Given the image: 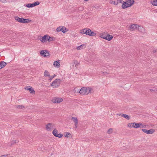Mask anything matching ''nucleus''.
Returning <instances> with one entry per match:
<instances>
[{
  "label": "nucleus",
  "mask_w": 157,
  "mask_h": 157,
  "mask_svg": "<svg viewBox=\"0 0 157 157\" xmlns=\"http://www.w3.org/2000/svg\"><path fill=\"white\" fill-rule=\"evenodd\" d=\"M94 92L93 89L90 87H84L79 91V93L81 94L87 95L89 93L91 94Z\"/></svg>",
  "instance_id": "1"
},
{
  "label": "nucleus",
  "mask_w": 157,
  "mask_h": 157,
  "mask_svg": "<svg viewBox=\"0 0 157 157\" xmlns=\"http://www.w3.org/2000/svg\"><path fill=\"white\" fill-rule=\"evenodd\" d=\"M60 80L56 79L51 84V86L54 88L58 87L60 84Z\"/></svg>",
  "instance_id": "2"
},
{
  "label": "nucleus",
  "mask_w": 157,
  "mask_h": 157,
  "mask_svg": "<svg viewBox=\"0 0 157 157\" xmlns=\"http://www.w3.org/2000/svg\"><path fill=\"white\" fill-rule=\"evenodd\" d=\"M55 127V125L53 123H48L46 124L45 128L48 131H51Z\"/></svg>",
  "instance_id": "3"
},
{
  "label": "nucleus",
  "mask_w": 157,
  "mask_h": 157,
  "mask_svg": "<svg viewBox=\"0 0 157 157\" xmlns=\"http://www.w3.org/2000/svg\"><path fill=\"white\" fill-rule=\"evenodd\" d=\"M51 101L54 103H59L63 101V99L61 98L54 97L52 99Z\"/></svg>",
  "instance_id": "4"
},
{
  "label": "nucleus",
  "mask_w": 157,
  "mask_h": 157,
  "mask_svg": "<svg viewBox=\"0 0 157 157\" xmlns=\"http://www.w3.org/2000/svg\"><path fill=\"white\" fill-rule=\"evenodd\" d=\"M40 2L38 1H36L33 3H29L26 5V6L28 8L33 7L39 5Z\"/></svg>",
  "instance_id": "5"
},
{
  "label": "nucleus",
  "mask_w": 157,
  "mask_h": 157,
  "mask_svg": "<svg viewBox=\"0 0 157 157\" xmlns=\"http://www.w3.org/2000/svg\"><path fill=\"white\" fill-rule=\"evenodd\" d=\"M48 36L44 35L43 36H41L39 39L42 43L46 42L48 41Z\"/></svg>",
  "instance_id": "6"
},
{
  "label": "nucleus",
  "mask_w": 157,
  "mask_h": 157,
  "mask_svg": "<svg viewBox=\"0 0 157 157\" xmlns=\"http://www.w3.org/2000/svg\"><path fill=\"white\" fill-rule=\"evenodd\" d=\"M41 55L44 57H47L49 56V54L46 50H42L40 52Z\"/></svg>",
  "instance_id": "7"
},
{
  "label": "nucleus",
  "mask_w": 157,
  "mask_h": 157,
  "mask_svg": "<svg viewBox=\"0 0 157 157\" xmlns=\"http://www.w3.org/2000/svg\"><path fill=\"white\" fill-rule=\"evenodd\" d=\"M139 27V25L137 24H133L131 25L129 27V29L131 31H133L137 29Z\"/></svg>",
  "instance_id": "8"
},
{
  "label": "nucleus",
  "mask_w": 157,
  "mask_h": 157,
  "mask_svg": "<svg viewBox=\"0 0 157 157\" xmlns=\"http://www.w3.org/2000/svg\"><path fill=\"white\" fill-rule=\"evenodd\" d=\"M123 1L121 0H117L116 1H110L109 3L111 4H113L114 5H117L118 3H122Z\"/></svg>",
  "instance_id": "9"
},
{
  "label": "nucleus",
  "mask_w": 157,
  "mask_h": 157,
  "mask_svg": "<svg viewBox=\"0 0 157 157\" xmlns=\"http://www.w3.org/2000/svg\"><path fill=\"white\" fill-rule=\"evenodd\" d=\"M87 35L90 36H95L96 35V33H95L93 32L90 29H88Z\"/></svg>",
  "instance_id": "10"
},
{
  "label": "nucleus",
  "mask_w": 157,
  "mask_h": 157,
  "mask_svg": "<svg viewBox=\"0 0 157 157\" xmlns=\"http://www.w3.org/2000/svg\"><path fill=\"white\" fill-rule=\"evenodd\" d=\"M127 4V6L128 7H130L132 6L134 2L133 0H129L126 2Z\"/></svg>",
  "instance_id": "11"
},
{
  "label": "nucleus",
  "mask_w": 157,
  "mask_h": 157,
  "mask_svg": "<svg viewBox=\"0 0 157 157\" xmlns=\"http://www.w3.org/2000/svg\"><path fill=\"white\" fill-rule=\"evenodd\" d=\"M86 47V45L85 44H83L77 47L76 49L78 50H80Z\"/></svg>",
  "instance_id": "12"
},
{
  "label": "nucleus",
  "mask_w": 157,
  "mask_h": 157,
  "mask_svg": "<svg viewBox=\"0 0 157 157\" xmlns=\"http://www.w3.org/2000/svg\"><path fill=\"white\" fill-rule=\"evenodd\" d=\"M53 65L55 66L56 67H58L60 66V63L59 62V60L55 61L53 63Z\"/></svg>",
  "instance_id": "13"
},
{
  "label": "nucleus",
  "mask_w": 157,
  "mask_h": 157,
  "mask_svg": "<svg viewBox=\"0 0 157 157\" xmlns=\"http://www.w3.org/2000/svg\"><path fill=\"white\" fill-rule=\"evenodd\" d=\"M113 38V36L109 34H106V36L105 40H107L109 41H110Z\"/></svg>",
  "instance_id": "14"
},
{
  "label": "nucleus",
  "mask_w": 157,
  "mask_h": 157,
  "mask_svg": "<svg viewBox=\"0 0 157 157\" xmlns=\"http://www.w3.org/2000/svg\"><path fill=\"white\" fill-rule=\"evenodd\" d=\"M6 65V63L4 61H1L0 62V69L4 67Z\"/></svg>",
  "instance_id": "15"
},
{
  "label": "nucleus",
  "mask_w": 157,
  "mask_h": 157,
  "mask_svg": "<svg viewBox=\"0 0 157 157\" xmlns=\"http://www.w3.org/2000/svg\"><path fill=\"white\" fill-rule=\"evenodd\" d=\"M15 19L17 21L20 22L22 23V18L23 17L20 18L16 16L14 17Z\"/></svg>",
  "instance_id": "16"
},
{
  "label": "nucleus",
  "mask_w": 157,
  "mask_h": 157,
  "mask_svg": "<svg viewBox=\"0 0 157 157\" xmlns=\"http://www.w3.org/2000/svg\"><path fill=\"white\" fill-rule=\"evenodd\" d=\"M121 3H122V7L123 9H125L128 7V6H127V4L126 2H124L123 1V2Z\"/></svg>",
  "instance_id": "17"
},
{
  "label": "nucleus",
  "mask_w": 157,
  "mask_h": 157,
  "mask_svg": "<svg viewBox=\"0 0 157 157\" xmlns=\"http://www.w3.org/2000/svg\"><path fill=\"white\" fill-rule=\"evenodd\" d=\"M18 142V141L16 140H12L11 142H10V143L9 144V145H8V146H9V147H10L13 144H14L17 143Z\"/></svg>",
  "instance_id": "18"
},
{
  "label": "nucleus",
  "mask_w": 157,
  "mask_h": 157,
  "mask_svg": "<svg viewBox=\"0 0 157 157\" xmlns=\"http://www.w3.org/2000/svg\"><path fill=\"white\" fill-rule=\"evenodd\" d=\"M44 76L45 77H48L50 75V73L49 72L45 70L44 72Z\"/></svg>",
  "instance_id": "19"
},
{
  "label": "nucleus",
  "mask_w": 157,
  "mask_h": 157,
  "mask_svg": "<svg viewBox=\"0 0 157 157\" xmlns=\"http://www.w3.org/2000/svg\"><path fill=\"white\" fill-rule=\"evenodd\" d=\"M122 116L123 117H124L125 119L127 120H129L130 118V117L128 115H126V114H123L122 115Z\"/></svg>",
  "instance_id": "20"
},
{
  "label": "nucleus",
  "mask_w": 157,
  "mask_h": 157,
  "mask_svg": "<svg viewBox=\"0 0 157 157\" xmlns=\"http://www.w3.org/2000/svg\"><path fill=\"white\" fill-rule=\"evenodd\" d=\"M22 23H28L30 22V20L28 19L22 18Z\"/></svg>",
  "instance_id": "21"
},
{
  "label": "nucleus",
  "mask_w": 157,
  "mask_h": 157,
  "mask_svg": "<svg viewBox=\"0 0 157 157\" xmlns=\"http://www.w3.org/2000/svg\"><path fill=\"white\" fill-rule=\"evenodd\" d=\"M137 29H138L139 31L141 32H144V28L143 27H140L139 26V27Z\"/></svg>",
  "instance_id": "22"
},
{
  "label": "nucleus",
  "mask_w": 157,
  "mask_h": 157,
  "mask_svg": "<svg viewBox=\"0 0 157 157\" xmlns=\"http://www.w3.org/2000/svg\"><path fill=\"white\" fill-rule=\"evenodd\" d=\"M134 122L129 123L127 124V126L129 128H134Z\"/></svg>",
  "instance_id": "23"
},
{
  "label": "nucleus",
  "mask_w": 157,
  "mask_h": 157,
  "mask_svg": "<svg viewBox=\"0 0 157 157\" xmlns=\"http://www.w3.org/2000/svg\"><path fill=\"white\" fill-rule=\"evenodd\" d=\"M152 4L155 6H157V0H154L153 1L151 2Z\"/></svg>",
  "instance_id": "24"
},
{
  "label": "nucleus",
  "mask_w": 157,
  "mask_h": 157,
  "mask_svg": "<svg viewBox=\"0 0 157 157\" xmlns=\"http://www.w3.org/2000/svg\"><path fill=\"white\" fill-rule=\"evenodd\" d=\"M57 132L58 131L56 128H55L53 130L52 132V134L55 136H56L57 134H58Z\"/></svg>",
  "instance_id": "25"
},
{
  "label": "nucleus",
  "mask_w": 157,
  "mask_h": 157,
  "mask_svg": "<svg viewBox=\"0 0 157 157\" xmlns=\"http://www.w3.org/2000/svg\"><path fill=\"white\" fill-rule=\"evenodd\" d=\"M155 132V130L153 129H151L149 130H148L147 134H151Z\"/></svg>",
  "instance_id": "26"
},
{
  "label": "nucleus",
  "mask_w": 157,
  "mask_h": 157,
  "mask_svg": "<svg viewBox=\"0 0 157 157\" xmlns=\"http://www.w3.org/2000/svg\"><path fill=\"white\" fill-rule=\"evenodd\" d=\"M71 120L73 121L75 123H78V120L77 118L72 117L71 118Z\"/></svg>",
  "instance_id": "27"
},
{
  "label": "nucleus",
  "mask_w": 157,
  "mask_h": 157,
  "mask_svg": "<svg viewBox=\"0 0 157 157\" xmlns=\"http://www.w3.org/2000/svg\"><path fill=\"white\" fill-rule=\"evenodd\" d=\"M67 29L65 27H61V31L63 33H65L67 31L66 30Z\"/></svg>",
  "instance_id": "28"
},
{
  "label": "nucleus",
  "mask_w": 157,
  "mask_h": 157,
  "mask_svg": "<svg viewBox=\"0 0 157 157\" xmlns=\"http://www.w3.org/2000/svg\"><path fill=\"white\" fill-rule=\"evenodd\" d=\"M134 128H139V123H137L134 122Z\"/></svg>",
  "instance_id": "29"
},
{
  "label": "nucleus",
  "mask_w": 157,
  "mask_h": 157,
  "mask_svg": "<svg viewBox=\"0 0 157 157\" xmlns=\"http://www.w3.org/2000/svg\"><path fill=\"white\" fill-rule=\"evenodd\" d=\"M53 37L49 36H48V41H51L53 40Z\"/></svg>",
  "instance_id": "30"
},
{
  "label": "nucleus",
  "mask_w": 157,
  "mask_h": 157,
  "mask_svg": "<svg viewBox=\"0 0 157 157\" xmlns=\"http://www.w3.org/2000/svg\"><path fill=\"white\" fill-rule=\"evenodd\" d=\"M106 34H102L100 36V37L104 39H105Z\"/></svg>",
  "instance_id": "31"
},
{
  "label": "nucleus",
  "mask_w": 157,
  "mask_h": 157,
  "mask_svg": "<svg viewBox=\"0 0 157 157\" xmlns=\"http://www.w3.org/2000/svg\"><path fill=\"white\" fill-rule=\"evenodd\" d=\"M139 128H145L146 125L141 123H139Z\"/></svg>",
  "instance_id": "32"
},
{
  "label": "nucleus",
  "mask_w": 157,
  "mask_h": 157,
  "mask_svg": "<svg viewBox=\"0 0 157 157\" xmlns=\"http://www.w3.org/2000/svg\"><path fill=\"white\" fill-rule=\"evenodd\" d=\"M113 132V129L112 128H110L109 129V130H108V134H111V133Z\"/></svg>",
  "instance_id": "33"
},
{
  "label": "nucleus",
  "mask_w": 157,
  "mask_h": 157,
  "mask_svg": "<svg viewBox=\"0 0 157 157\" xmlns=\"http://www.w3.org/2000/svg\"><path fill=\"white\" fill-rule=\"evenodd\" d=\"M85 29H84L81 30L80 31L79 33H81V34H85Z\"/></svg>",
  "instance_id": "34"
},
{
  "label": "nucleus",
  "mask_w": 157,
  "mask_h": 157,
  "mask_svg": "<svg viewBox=\"0 0 157 157\" xmlns=\"http://www.w3.org/2000/svg\"><path fill=\"white\" fill-rule=\"evenodd\" d=\"M65 137H69L70 136V134L69 132H66L65 133Z\"/></svg>",
  "instance_id": "35"
},
{
  "label": "nucleus",
  "mask_w": 157,
  "mask_h": 157,
  "mask_svg": "<svg viewBox=\"0 0 157 157\" xmlns=\"http://www.w3.org/2000/svg\"><path fill=\"white\" fill-rule=\"evenodd\" d=\"M24 106L22 105H18L17 106V108L18 109H23Z\"/></svg>",
  "instance_id": "36"
},
{
  "label": "nucleus",
  "mask_w": 157,
  "mask_h": 157,
  "mask_svg": "<svg viewBox=\"0 0 157 157\" xmlns=\"http://www.w3.org/2000/svg\"><path fill=\"white\" fill-rule=\"evenodd\" d=\"M63 136V135L62 134H57L56 137H59V138H61Z\"/></svg>",
  "instance_id": "37"
},
{
  "label": "nucleus",
  "mask_w": 157,
  "mask_h": 157,
  "mask_svg": "<svg viewBox=\"0 0 157 157\" xmlns=\"http://www.w3.org/2000/svg\"><path fill=\"white\" fill-rule=\"evenodd\" d=\"M29 91L30 93L33 94H34L35 93L34 90L32 87H31V89L29 90Z\"/></svg>",
  "instance_id": "38"
},
{
  "label": "nucleus",
  "mask_w": 157,
  "mask_h": 157,
  "mask_svg": "<svg viewBox=\"0 0 157 157\" xmlns=\"http://www.w3.org/2000/svg\"><path fill=\"white\" fill-rule=\"evenodd\" d=\"M57 32H59L61 31V27H59L56 29Z\"/></svg>",
  "instance_id": "39"
},
{
  "label": "nucleus",
  "mask_w": 157,
  "mask_h": 157,
  "mask_svg": "<svg viewBox=\"0 0 157 157\" xmlns=\"http://www.w3.org/2000/svg\"><path fill=\"white\" fill-rule=\"evenodd\" d=\"M25 89L26 90H29L31 89V87H30L29 86H26L25 87Z\"/></svg>",
  "instance_id": "40"
},
{
  "label": "nucleus",
  "mask_w": 157,
  "mask_h": 157,
  "mask_svg": "<svg viewBox=\"0 0 157 157\" xmlns=\"http://www.w3.org/2000/svg\"><path fill=\"white\" fill-rule=\"evenodd\" d=\"M142 131H143L144 132L147 134L148 130L145 129H142Z\"/></svg>",
  "instance_id": "41"
},
{
  "label": "nucleus",
  "mask_w": 157,
  "mask_h": 157,
  "mask_svg": "<svg viewBox=\"0 0 157 157\" xmlns=\"http://www.w3.org/2000/svg\"><path fill=\"white\" fill-rule=\"evenodd\" d=\"M49 78V80L50 81H51L52 80V79L54 78V77L52 76L49 75V76L48 77Z\"/></svg>",
  "instance_id": "42"
},
{
  "label": "nucleus",
  "mask_w": 157,
  "mask_h": 157,
  "mask_svg": "<svg viewBox=\"0 0 157 157\" xmlns=\"http://www.w3.org/2000/svg\"><path fill=\"white\" fill-rule=\"evenodd\" d=\"M88 29L86 28L85 29V34H86V35H87V32L88 31Z\"/></svg>",
  "instance_id": "43"
},
{
  "label": "nucleus",
  "mask_w": 157,
  "mask_h": 157,
  "mask_svg": "<svg viewBox=\"0 0 157 157\" xmlns=\"http://www.w3.org/2000/svg\"><path fill=\"white\" fill-rule=\"evenodd\" d=\"M78 123H75V128H76L78 127Z\"/></svg>",
  "instance_id": "44"
},
{
  "label": "nucleus",
  "mask_w": 157,
  "mask_h": 157,
  "mask_svg": "<svg viewBox=\"0 0 157 157\" xmlns=\"http://www.w3.org/2000/svg\"><path fill=\"white\" fill-rule=\"evenodd\" d=\"M0 2L3 3H5L6 2V0H0Z\"/></svg>",
  "instance_id": "45"
},
{
  "label": "nucleus",
  "mask_w": 157,
  "mask_h": 157,
  "mask_svg": "<svg viewBox=\"0 0 157 157\" xmlns=\"http://www.w3.org/2000/svg\"><path fill=\"white\" fill-rule=\"evenodd\" d=\"M7 155H1V156H0V157H5L6 156H7Z\"/></svg>",
  "instance_id": "46"
},
{
  "label": "nucleus",
  "mask_w": 157,
  "mask_h": 157,
  "mask_svg": "<svg viewBox=\"0 0 157 157\" xmlns=\"http://www.w3.org/2000/svg\"><path fill=\"white\" fill-rule=\"evenodd\" d=\"M56 76V75H55V74H54L53 75H52V76H53V77H54H54H55V76Z\"/></svg>",
  "instance_id": "47"
},
{
  "label": "nucleus",
  "mask_w": 157,
  "mask_h": 157,
  "mask_svg": "<svg viewBox=\"0 0 157 157\" xmlns=\"http://www.w3.org/2000/svg\"><path fill=\"white\" fill-rule=\"evenodd\" d=\"M84 0L85 1H88V0Z\"/></svg>",
  "instance_id": "48"
}]
</instances>
